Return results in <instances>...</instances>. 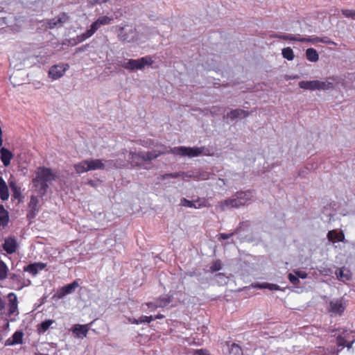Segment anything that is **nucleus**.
Masks as SVG:
<instances>
[{
  "label": "nucleus",
  "instance_id": "1",
  "mask_svg": "<svg viewBox=\"0 0 355 355\" xmlns=\"http://www.w3.org/2000/svg\"><path fill=\"white\" fill-rule=\"evenodd\" d=\"M205 147H175L173 148H167L164 146H161L159 149L153 150L150 152H139L135 153L130 151L128 153V159L133 166L139 165L141 162L144 161H151L156 159L160 155L165 153H173L176 155H180L182 157H198L200 155H209V153H205Z\"/></svg>",
  "mask_w": 355,
  "mask_h": 355
},
{
  "label": "nucleus",
  "instance_id": "2",
  "mask_svg": "<svg viewBox=\"0 0 355 355\" xmlns=\"http://www.w3.org/2000/svg\"><path fill=\"white\" fill-rule=\"evenodd\" d=\"M341 84L344 87L355 88V85H348L347 80L340 77H329L325 81L320 80H302L298 85L301 89L306 90H329L335 87H338Z\"/></svg>",
  "mask_w": 355,
  "mask_h": 355
},
{
  "label": "nucleus",
  "instance_id": "3",
  "mask_svg": "<svg viewBox=\"0 0 355 355\" xmlns=\"http://www.w3.org/2000/svg\"><path fill=\"white\" fill-rule=\"evenodd\" d=\"M57 175L53 171L46 167H39L35 171V177L33 179V187L40 195L44 196L49 184L56 180Z\"/></svg>",
  "mask_w": 355,
  "mask_h": 355
},
{
  "label": "nucleus",
  "instance_id": "4",
  "mask_svg": "<svg viewBox=\"0 0 355 355\" xmlns=\"http://www.w3.org/2000/svg\"><path fill=\"white\" fill-rule=\"evenodd\" d=\"M153 61L150 56H145L139 59H130L127 62L122 63L119 62L117 64L121 66L126 69L134 71V70H141L146 66H150L153 64Z\"/></svg>",
  "mask_w": 355,
  "mask_h": 355
},
{
  "label": "nucleus",
  "instance_id": "5",
  "mask_svg": "<svg viewBox=\"0 0 355 355\" xmlns=\"http://www.w3.org/2000/svg\"><path fill=\"white\" fill-rule=\"evenodd\" d=\"M118 37L122 42H134L138 40V35L133 26L127 24L119 28Z\"/></svg>",
  "mask_w": 355,
  "mask_h": 355
},
{
  "label": "nucleus",
  "instance_id": "6",
  "mask_svg": "<svg viewBox=\"0 0 355 355\" xmlns=\"http://www.w3.org/2000/svg\"><path fill=\"white\" fill-rule=\"evenodd\" d=\"M241 206L243 205L236 193L232 198L218 202L216 205V211H224L232 208H239Z\"/></svg>",
  "mask_w": 355,
  "mask_h": 355
},
{
  "label": "nucleus",
  "instance_id": "7",
  "mask_svg": "<svg viewBox=\"0 0 355 355\" xmlns=\"http://www.w3.org/2000/svg\"><path fill=\"white\" fill-rule=\"evenodd\" d=\"M87 163L89 171L104 169L106 168L119 167V166H117L116 164L112 160H106L105 162H103L101 159H87ZM125 165V164H121V166Z\"/></svg>",
  "mask_w": 355,
  "mask_h": 355
},
{
  "label": "nucleus",
  "instance_id": "8",
  "mask_svg": "<svg viewBox=\"0 0 355 355\" xmlns=\"http://www.w3.org/2000/svg\"><path fill=\"white\" fill-rule=\"evenodd\" d=\"M69 69V65L67 63L55 64L50 68L49 75L53 79L56 80L62 77Z\"/></svg>",
  "mask_w": 355,
  "mask_h": 355
},
{
  "label": "nucleus",
  "instance_id": "9",
  "mask_svg": "<svg viewBox=\"0 0 355 355\" xmlns=\"http://www.w3.org/2000/svg\"><path fill=\"white\" fill-rule=\"evenodd\" d=\"M67 19L68 17L65 13H61L58 16L48 20L46 22L45 27L49 29L60 28L67 21Z\"/></svg>",
  "mask_w": 355,
  "mask_h": 355
},
{
  "label": "nucleus",
  "instance_id": "10",
  "mask_svg": "<svg viewBox=\"0 0 355 355\" xmlns=\"http://www.w3.org/2000/svg\"><path fill=\"white\" fill-rule=\"evenodd\" d=\"M71 331L76 338L83 339L87 337V333L89 331L88 324H74L71 327Z\"/></svg>",
  "mask_w": 355,
  "mask_h": 355
},
{
  "label": "nucleus",
  "instance_id": "11",
  "mask_svg": "<svg viewBox=\"0 0 355 355\" xmlns=\"http://www.w3.org/2000/svg\"><path fill=\"white\" fill-rule=\"evenodd\" d=\"M209 174L207 173H200L198 176H194L191 174L185 173H166L162 176V178L164 180L168 178H182V179H185L186 178H191V177H196L198 179L201 180H207L209 179Z\"/></svg>",
  "mask_w": 355,
  "mask_h": 355
},
{
  "label": "nucleus",
  "instance_id": "12",
  "mask_svg": "<svg viewBox=\"0 0 355 355\" xmlns=\"http://www.w3.org/2000/svg\"><path fill=\"white\" fill-rule=\"evenodd\" d=\"M78 286V282L73 281L72 283L64 286L59 289L57 292V296L59 299H62L67 295L72 293Z\"/></svg>",
  "mask_w": 355,
  "mask_h": 355
},
{
  "label": "nucleus",
  "instance_id": "13",
  "mask_svg": "<svg viewBox=\"0 0 355 355\" xmlns=\"http://www.w3.org/2000/svg\"><path fill=\"white\" fill-rule=\"evenodd\" d=\"M8 314L17 315L18 312V301L17 297L14 293H10L8 296Z\"/></svg>",
  "mask_w": 355,
  "mask_h": 355
},
{
  "label": "nucleus",
  "instance_id": "14",
  "mask_svg": "<svg viewBox=\"0 0 355 355\" xmlns=\"http://www.w3.org/2000/svg\"><path fill=\"white\" fill-rule=\"evenodd\" d=\"M101 26L98 23L97 20L93 22L91 25V27L89 30H87L85 33L78 35L77 40L78 42H83L87 39L91 37L96 31H98Z\"/></svg>",
  "mask_w": 355,
  "mask_h": 355
},
{
  "label": "nucleus",
  "instance_id": "15",
  "mask_svg": "<svg viewBox=\"0 0 355 355\" xmlns=\"http://www.w3.org/2000/svg\"><path fill=\"white\" fill-rule=\"evenodd\" d=\"M24 333L21 331H15L13 335L5 341V346H13L23 343Z\"/></svg>",
  "mask_w": 355,
  "mask_h": 355
},
{
  "label": "nucleus",
  "instance_id": "16",
  "mask_svg": "<svg viewBox=\"0 0 355 355\" xmlns=\"http://www.w3.org/2000/svg\"><path fill=\"white\" fill-rule=\"evenodd\" d=\"M171 300V297L168 295H164L159 299H157L155 302H148L146 304V305L150 309H155L159 307H164L167 306L170 302Z\"/></svg>",
  "mask_w": 355,
  "mask_h": 355
},
{
  "label": "nucleus",
  "instance_id": "17",
  "mask_svg": "<svg viewBox=\"0 0 355 355\" xmlns=\"http://www.w3.org/2000/svg\"><path fill=\"white\" fill-rule=\"evenodd\" d=\"M345 309L341 300H333L330 302L329 311L334 314L342 313Z\"/></svg>",
  "mask_w": 355,
  "mask_h": 355
},
{
  "label": "nucleus",
  "instance_id": "18",
  "mask_svg": "<svg viewBox=\"0 0 355 355\" xmlns=\"http://www.w3.org/2000/svg\"><path fill=\"white\" fill-rule=\"evenodd\" d=\"M13 158V155L8 149L2 147L0 149V159L4 166L7 167L10 164V161Z\"/></svg>",
  "mask_w": 355,
  "mask_h": 355
},
{
  "label": "nucleus",
  "instance_id": "19",
  "mask_svg": "<svg viewBox=\"0 0 355 355\" xmlns=\"http://www.w3.org/2000/svg\"><path fill=\"white\" fill-rule=\"evenodd\" d=\"M249 116V112L241 109H236L231 110L229 113H227L225 117L227 119H230L232 121L238 119V118H245Z\"/></svg>",
  "mask_w": 355,
  "mask_h": 355
},
{
  "label": "nucleus",
  "instance_id": "20",
  "mask_svg": "<svg viewBox=\"0 0 355 355\" xmlns=\"http://www.w3.org/2000/svg\"><path fill=\"white\" fill-rule=\"evenodd\" d=\"M237 195L243 206L253 200L254 196L251 191L237 192Z\"/></svg>",
  "mask_w": 355,
  "mask_h": 355
},
{
  "label": "nucleus",
  "instance_id": "21",
  "mask_svg": "<svg viewBox=\"0 0 355 355\" xmlns=\"http://www.w3.org/2000/svg\"><path fill=\"white\" fill-rule=\"evenodd\" d=\"M3 247L7 253L12 254L16 251L17 241L13 238L6 239L4 241Z\"/></svg>",
  "mask_w": 355,
  "mask_h": 355
},
{
  "label": "nucleus",
  "instance_id": "22",
  "mask_svg": "<svg viewBox=\"0 0 355 355\" xmlns=\"http://www.w3.org/2000/svg\"><path fill=\"white\" fill-rule=\"evenodd\" d=\"M45 267L46 264L38 262L28 265L26 268H24V270L31 273L33 275H35L40 270H43Z\"/></svg>",
  "mask_w": 355,
  "mask_h": 355
},
{
  "label": "nucleus",
  "instance_id": "23",
  "mask_svg": "<svg viewBox=\"0 0 355 355\" xmlns=\"http://www.w3.org/2000/svg\"><path fill=\"white\" fill-rule=\"evenodd\" d=\"M327 239L331 241L344 242L345 240V234L343 231L337 232V231L334 230L329 231L327 233Z\"/></svg>",
  "mask_w": 355,
  "mask_h": 355
},
{
  "label": "nucleus",
  "instance_id": "24",
  "mask_svg": "<svg viewBox=\"0 0 355 355\" xmlns=\"http://www.w3.org/2000/svg\"><path fill=\"white\" fill-rule=\"evenodd\" d=\"M0 197L3 200H7L9 197L7 184L1 176H0Z\"/></svg>",
  "mask_w": 355,
  "mask_h": 355
},
{
  "label": "nucleus",
  "instance_id": "25",
  "mask_svg": "<svg viewBox=\"0 0 355 355\" xmlns=\"http://www.w3.org/2000/svg\"><path fill=\"white\" fill-rule=\"evenodd\" d=\"M74 169L76 172L78 174H81L83 173H85L89 171V166L87 163V159L81 161L76 164H74Z\"/></svg>",
  "mask_w": 355,
  "mask_h": 355
},
{
  "label": "nucleus",
  "instance_id": "26",
  "mask_svg": "<svg viewBox=\"0 0 355 355\" xmlns=\"http://www.w3.org/2000/svg\"><path fill=\"white\" fill-rule=\"evenodd\" d=\"M306 59L312 62H315L319 60V55L317 51L313 48H309L306 51Z\"/></svg>",
  "mask_w": 355,
  "mask_h": 355
},
{
  "label": "nucleus",
  "instance_id": "27",
  "mask_svg": "<svg viewBox=\"0 0 355 355\" xmlns=\"http://www.w3.org/2000/svg\"><path fill=\"white\" fill-rule=\"evenodd\" d=\"M9 216L8 211L3 205H0V226L5 227L8 225Z\"/></svg>",
  "mask_w": 355,
  "mask_h": 355
},
{
  "label": "nucleus",
  "instance_id": "28",
  "mask_svg": "<svg viewBox=\"0 0 355 355\" xmlns=\"http://www.w3.org/2000/svg\"><path fill=\"white\" fill-rule=\"evenodd\" d=\"M338 279L342 281L349 280L350 279V272L345 268H339L336 272Z\"/></svg>",
  "mask_w": 355,
  "mask_h": 355
},
{
  "label": "nucleus",
  "instance_id": "29",
  "mask_svg": "<svg viewBox=\"0 0 355 355\" xmlns=\"http://www.w3.org/2000/svg\"><path fill=\"white\" fill-rule=\"evenodd\" d=\"M38 204H39V200H38L37 197H36L35 196H32L31 197L28 206H29V208L33 211V215H35V213H34L35 211H38V209H39Z\"/></svg>",
  "mask_w": 355,
  "mask_h": 355
},
{
  "label": "nucleus",
  "instance_id": "30",
  "mask_svg": "<svg viewBox=\"0 0 355 355\" xmlns=\"http://www.w3.org/2000/svg\"><path fill=\"white\" fill-rule=\"evenodd\" d=\"M229 355H243V351L239 345L232 343L230 346Z\"/></svg>",
  "mask_w": 355,
  "mask_h": 355
},
{
  "label": "nucleus",
  "instance_id": "31",
  "mask_svg": "<svg viewBox=\"0 0 355 355\" xmlns=\"http://www.w3.org/2000/svg\"><path fill=\"white\" fill-rule=\"evenodd\" d=\"M282 55L288 60H293L294 59V53L290 47L284 48L282 49Z\"/></svg>",
  "mask_w": 355,
  "mask_h": 355
},
{
  "label": "nucleus",
  "instance_id": "32",
  "mask_svg": "<svg viewBox=\"0 0 355 355\" xmlns=\"http://www.w3.org/2000/svg\"><path fill=\"white\" fill-rule=\"evenodd\" d=\"M8 268L7 266L0 261V281L5 279L8 275Z\"/></svg>",
  "mask_w": 355,
  "mask_h": 355
},
{
  "label": "nucleus",
  "instance_id": "33",
  "mask_svg": "<svg viewBox=\"0 0 355 355\" xmlns=\"http://www.w3.org/2000/svg\"><path fill=\"white\" fill-rule=\"evenodd\" d=\"M256 287L260 288H268L271 291L272 290H279V286L277 284H268V283H262L258 284Z\"/></svg>",
  "mask_w": 355,
  "mask_h": 355
},
{
  "label": "nucleus",
  "instance_id": "34",
  "mask_svg": "<svg viewBox=\"0 0 355 355\" xmlns=\"http://www.w3.org/2000/svg\"><path fill=\"white\" fill-rule=\"evenodd\" d=\"M53 323V321L51 320H48L42 322L40 324V332H45L48 329L51 327V325Z\"/></svg>",
  "mask_w": 355,
  "mask_h": 355
},
{
  "label": "nucleus",
  "instance_id": "35",
  "mask_svg": "<svg viewBox=\"0 0 355 355\" xmlns=\"http://www.w3.org/2000/svg\"><path fill=\"white\" fill-rule=\"evenodd\" d=\"M96 20L101 26H104V25L109 24L111 22V21L112 20V19L107 16H102V17H98Z\"/></svg>",
  "mask_w": 355,
  "mask_h": 355
},
{
  "label": "nucleus",
  "instance_id": "36",
  "mask_svg": "<svg viewBox=\"0 0 355 355\" xmlns=\"http://www.w3.org/2000/svg\"><path fill=\"white\" fill-rule=\"evenodd\" d=\"M342 13L347 18L355 19V10H343Z\"/></svg>",
  "mask_w": 355,
  "mask_h": 355
},
{
  "label": "nucleus",
  "instance_id": "37",
  "mask_svg": "<svg viewBox=\"0 0 355 355\" xmlns=\"http://www.w3.org/2000/svg\"><path fill=\"white\" fill-rule=\"evenodd\" d=\"M272 37L278 38L284 40H291L292 41V35L289 34H275L272 35Z\"/></svg>",
  "mask_w": 355,
  "mask_h": 355
},
{
  "label": "nucleus",
  "instance_id": "38",
  "mask_svg": "<svg viewBox=\"0 0 355 355\" xmlns=\"http://www.w3.org/2000/svg\"><path fill=\"white\" fill-rule=\"evenodd\" d=\"M193 202L194 204L195 209H200L207 206L205 200L198 199L196 200H193Z\"/></svg>",
  "mask_w": 355,
  "mask_h": 355
},
{
  "label": "nucleus",
  "instance_id": "39",
  "mask_svg": "<svg viewBox=\"0 0 355 355\" xmlns=\"http://www.w3.org/2000/svg\"><path fill=\"white\" fill-rule=\"evenodd\" d=\"M180 205L186 207H193L194 208V204L193 202V200H189L186 198H182L180 200Z\"/></svg>",
  "mask_w": 355,
  "mask_h": 355
},
{
  "label": "nucleus",
  "instance_id": "40",
  "mask_svg": "<svg viewBox=\"0 0 355 355\" xmlns=\"http://www.w3.org/2000/svg\"><path fill=\"white\" fill-rule=\"evenodd\" d=\"M139 324H141V323H144V322H147V323H149L151 321L154 320V318L153 316H146V315H143L141 317H140L139 319Z\"/></svg>",
  "mask_w": 355,
  "mask_h": 355
},
{
  "label": "nucleus",
  "instance_id": "41",
  "mask_svg": "<svg viewBox=\"0 0 355 355\" xmlns=\"http://www.w3.org/2000/svg\"><path fill=\"white\" fill-rule=\"evenodd\" d=\"M288 279L293 285H297L300 283V280L297 276L295 275H293L292 273H289L288 275Z\"/></svg>",
  "mask_w": 355,
  "mask_h": 355
},
{
  "label": "nucleus",
  "instance_id": "42",
  "mask_svg": "<svg viewBox=\"0 0 355 355\" xmlns=\"http://www.w3.org/2000/svg\"><path fill=\"white\" fill-rule=\"evenodd\" d=\"M192 354H193V355H210L209 352L205 349L193 350Z\"/></svg>",
  "mask_w": 355,
  "mask_h": 355
},
{
  "label": "nucleus",
  "instance_id": "43",
  "mask_svg": "<svg viewBox=\"0 0 355 355\" xmlns=\"http://www.w3.org/2000/svg\"><path fill=\"white\" fill-rule=\"evenodd\" d=\"M221 269V263L220 261H216L211 267V270L213 272L218 271Z\"/></svg>",
  "mask_w": 355,
  "mask_h": 355
},
{
  "label": "nucleus",
  "instance_id": "44",
  "mask_svg": "<svg viewBox=\"0 0 355 355\" xmlns=\"http://www.w3.org/2000/svg\"><path fill=\"white\" fill-rule=\"evenodd\" d=\"M306 40H307V37H301L300 35H297V36L292 35V41L306 42Z\"/></svg>",
  "mask_w": 355,
  "mask_h": 355
},
{
  "label": "nucleus",
  "instance_id": "45",
  "mask_svg": "<svg viewBox=\"0 0 355 355\" xmlns=\"http://www.w3.org/2000/svg\"><path fill=\"white\" fill-rule=\"evenodd\" d=\"M319 37H307V40H306V42H309V43H311V44H316V43H319Z\"/></svg>",
  "mask_w": 355,
  "mask_h": 355
},
{
  "label": "nucleus",
  "instance_id": "46",
  "mask_svg": "<svg viewBox=\"0 0 355 355\" xmlns=\"http://www.w3.org/2000/svg\"><path fill=\"white\" fill-rule=\"evenodd\" d=\"M295 275L297 276L298 279H305L307 277V274L305 272L303 271H295Z\"/></svg>",
  "mask_w": 355,
  "mask_h": 355
},
{
  "label": "nucleus",
  "instance_id": "47",
  "mask_svg": "<svg viewBox=\"0 0 355 355\" xmlns=\"http://www.w3.org/2000/svg\"><path fill=\"white\" fill-rule=\"evenodd\" d=\"M233 235V233H231V234H225V233H222V234H220V238L222 239H230L232 236Z\"/></svg>",
  "mask_w": 355,
  "mask_h": 355
},
{
  "label": "nucleus",
  "instance_id": "48",
  "mask_svg": "<svg viewBox=\"0 0 355 355\" xmlns=\"http://www.w3.org/2000/svg\"><path fill=\"white\" fill-rule=\"evenodd\" d=\"M319 42H322V43H325V44H332L333 42L327 40L326 37L324 38H321V37H319Z\"/></svg>",
  "mask_w": 355,
  "mask_h": 355
},
{
  "label": "nucleus",
  "instance_id": "49",
  "mask_svg": "<svg viewBox=\"0 0 355 355\" xmlns=\"http://www.w3.org/2000/svg\"><path fill=\"white\" fill-rule=\"evenodd\" d=\"M141 144L144 146H149L150 145H153V141L151 140L144 141V142L141 143Z\"/></svg>",
  "mask_w": 355,
  "mask_h": 355
},
{
  "label": "nucleus",
  "instance_id": "50",
  "mask_svg": "<svg viewBox=\"0 0 355 355\" xmlns=\"http://www.w3.org/2000/svg\"><path fill=\"white\" fill-rule=\"evenodd\" d=\"M128 321H129L130 323H132V324H139V320H138V319L129 318H128Z\"/></svg>",
  "mask_w": 355,
  "mask_h": 355
},
{
  "label": "nucleus",
  "instance_id": "51",
  "mask_svg": "<svg viewBox=\"0 0 355 355\" xmlns=\"http://www.w3.org/2000/svg\"><path fill=\"white\" fill-rule=\"evenodd\" d=\"M338 344L343 347L345 346V342L340 336L338 338Z\"/></svg>",
  "mask_w": 355,
  "mask_h": 355
},
{
  "label": "nucleus",
  "instance_id": "52",
  "mask_svg": "<svg viewBox=\"0 0 355 355\" xmlns=\"http://www.w3.org/2000/svg\"><path fill=\"white\" fill-rule=\"evenodd\" d=\"M5 307V302L0 297V311H1Z\"/></svg>",
  "mask_w": 355,
  "mask_h": 355
},
{
  "label": "nucleus",
  "instance_id": "53",
  "mask_svg": "<svg viewBox=\"0 0 355 355\" xmlns=\"http://www.w3.org/2000/svg\"><path fill=\"white\" fill-rule=\"evenodd\" d=\"M86 49V46H83L76 49V53L83 51Z\"/></svg>",
  "mask_w": 355,
  "mask_h": 355
},
{
  "label": "nucleus",
  "instance_id": "54",
  "mask_svg": "<svg viewBox=\"0 0 355 355\" xmlns=\"http://www.w3.org/2000/svg\"><path fill=\"white\" fill-rule=\"evenodd\" d=\"M110 0H95V2L99 4L106 3L109 1Z\"/></svg>",
  "mask_w": 355,
  "mask_h": 355
},
{
  "label": "nucleus",
  "instance_id": "55",
  "mask_svg": "<svg viewBox=\"0 0 355 355\" xmlns=\"http://www.w3.org/2000/svg\"><path fill=\"white\" fill-rule=\"evenodd\" d=\"M163 317H164V316H163L162 315L159 314V315H156V316H155V318H154V320H155V319L162 318Z\"/></svg>",
  "mask_w": 355,
  "mask_h": 355
},
{
  "label": "nucleus",
  "instance_id": "56",
  "mask_svg": "<svg viewBox=\"0 0 355 355\" xmlns=\"http://www.w3.org/2000/svg\"><path fill=\"white\" fill-rule=\"evenodd\" d=\"M355 78V76L354 75H349L348 77H347V80H352Z\"/></svg>",
  "mask_w": 355,
  "mask_h": 355
},
{
  "label": "nucleus",
  "instance_id": "57",
  "mask_svg": "<svg viewBox=\"0 0 355 355\" xmlns=\"http://www.w3.org/2000/svg\"><path fill=\"white\" fill-rule=\"evenodd\" d=\"M354 341L351 342L349 344L347 345L346 346L348 348H351Z\"/></svg>",
  "mask_w": 355,
  "mask_h": 355
},
{
  "label": "nucleus",
  "instance_id": "58",
  "mask_svg": "<svg viewBox=\"0 0 355 355\" xmlns=\"http://www.w3.org/2000/svg\"><path fill=\"white\" fill-rule=\"evenodd\" d=\"M298 78L297 76H295L292 77L291 78L295 79V78Z\"/></svg>",
  "mask_w": 355,
  "mask_h": 355
}]
</instances>
